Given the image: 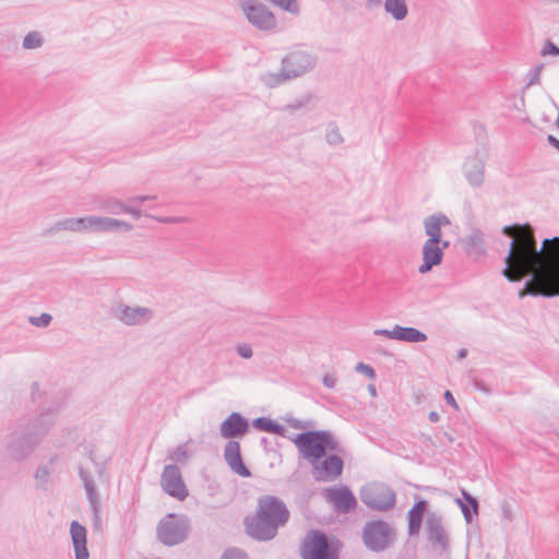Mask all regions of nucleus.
I'll return each instance as SVG.
<instances>
[{
  "mask_svg": "<svg viewBox=\"0 0 559 559\" xmlns=\"http://www.w3.org/2000/svg\"><path fill=\"white\" fill-rule=\"evenodd\" d=\"M300 456L312 466L317 481H333L343 474V448L329 430H307L292 438Z\"/></svg>",
  "mask_w": 559,
  "mask_h": 559,
  "instance_id": "f257e3e1",
  "label": "nucleus"
},
{
  "mask_svg": "<svg viewBox=\"0 0 559 559\" xmlns=\"http://www.w3.org/2000/svg\"><path fill=\"white\" fill-rule=\"evenodd\" d=\"M534 257L527 252L523 254V262L531 271V281L537 283L536 287L528 289L532 297H559V237L545 238L539 251H533Z\"/></svg>",
  "mask_w": 559,
  "mask_h": 559,
  "instance_id": "f03ea898",
  "label": "nucleus"
},
{
  "mask_svg": "<svg viewBox=\"0 0 559 559\" xmlns=\"http://www.w3.org/2000/svg\"><path fill=\"white\" fill-rule=\"evenodd\" d=\"M58 407L48 408L38 416L20 418L8 436L5 453L9 459L21 462L32 455L41 438L48 433L55 423Z\"/></svg>",
  "mask_w": 559,
  "mask_h": 559,
  "instance_id": "7ed1b4c3",
  "label": "nucleus"
},
{
  "mask_svg": "<svg viewBox=\"0 0 559 559\" xmlns=\"http://www.w3.org/2000/svg\"><path fill=\"white\" fill-rule=\"evenodd\" d=\"M290 513L285 502L278 497L265 495L258 498L255 514L246 516V533L255 540H272L281 526L289 520Z\"/></svg>",
  "mask_w": 559,
  "mask_h": 559,
  "instance_id": "20e7f679",
  "label": "nucleus"
},
{
  "mask_svg": "<svg viewBox=\"0 0 559 559\" xmlns=\"http://www.w3.org/2000/svg\"><path fill=\"white\" fill-rule=\"evenodd\" d=\"M534 250L539 251L534 229L531 225L524 224L521 226L516 239H512L510 242L508 254L504 258L506 266L501 271V274L511 283H519L522 278L527 277L524 287L519 292L520 298L528 295V289L531 290L537 285L533 281L530 283L532 274L522 260L525 252L530 257H534Z\"/></svg>",
  "mask_w": 559,
  "mask_h": 559,
  "instance_id": "39448f33",
  "label": "nucleus"
},
{
  "mask_svg": "<svg viewBox=\"0 0 559 559\" xmlns=\"http://www.w3.org/2000/svg\"><path fill=\"white\" fill-rule=\"evenodd\" d=\"M415 502L407 511V534L409 537L417 536L420 532L424 515L427 513L425 531L427 540L435 551L439 554L449 552L450 539L443 526L442 516L436 512H427L428 501L418 495L414 496Z\"/></svg>",
  "mask_w": 559,
  "mask_h": 559,
  "instance_id": "423d86ee",
  "label": "nucleus"
},
{
  "mask_svg": "<svg viewBox=\"0 0 559 559\" xmlns=\"http://www.w3.org/2000/svg\"><path fill=\"white\" fill-rule=\"evenodd\" d=\"M341 542L320 530H310L301 542L302 559H338Z\"/></svg>",
  "mask_w": 559,
  "mask_h": 559,
  "instance_id": "0eeeda50",
  "label": "nucleus"
},
{
  "mask_svg": "<svg viewBox=\"0 0 559 559\" xmlns=\"http://www.w3.org/2000/svg\"><path fill=\"white\" fill-rule=\"evenodd\" d=\"M361 539L368 550L379 554L395 545L397 533L390 523L382 519L370 520L362 527Z\"/></svg>",
  "mask_w": 559,
  "mask_h": 559,
  "instance_id": "6e6552de",
  "label": "nucleus"
},
{
  "mask_svg": "<svg viewBox=\"0 0 559 559\" xmlns=\"http://www.w3.org/2000/svg\"><path fill=\"white\" fill-rule=\"evenodd\" d=\"M191 523L186 514L168 513L156 526L157 539L167 547L182 544L189 537Z\"/></svg>",
  "mask_w": 559,
  "mask_h": 559,
  "instance_id": "1a4fd4ad",
  "label": "nucleus"
},
{
  "mask_svg": "<svg viewBox=\"0 0 559 559\" xmlns=\"http://www.w3.org/2000/svg\"><path fill=\"white\" fill-rule=\"evenodd\" d=\"M359 498L368 508L385 512L395 507L396 493L388 485L374 483L360 489Z\"/></svg>",
  "mask_w": 559,
  "mask_h": 559,
  "instance_id": "9d476101",
  "label": "nucleus"
},
{
  "mask_svg": "<svg viewBox=\"0 0 559 559\" xmlns=\"http://www.w3.org/2000/svg\"><path fill=\"white\" fill-rule=\"evenodd\" d=\"M160 485L167 495L180 501L185 500L189 495L180 468L175 464H169L164 467L160 476Z\"/></svg>",
  "mask_w": 559,
  "mask_h": 559,
  "instance_id": "9b49d317",
  "label": "nucleus"
},
{
  "mask_svg": "<svg viewBox=\"0 0 559 559\" xmlns=\"http://www.w3.org/2000/svg\"><path fill=\"white\" fill-rule=\"evenodd\" d=\"M243 11L248 21L258 29L271 31L275 28L276 19L265 4L251 0L243 5Z\"/></svg>",
  "mask_w": 559,
  "mask_h": 559,
  "instance_id": "f8f14e48",
  "label": "nucleus"
},
{
  "mask_svg": "<svg viewBox=\"0 0 559 559\" xmlns=\"http://www.w3.org/2000/svg\"><path fill=\"white\" fill-rule=\"evenodd\" d=\"M325 497L330 503L334 506V510L338 513H349L356 506L357 500L353 491L347 486L340 488L325 489Z\"/></svg>",
  "mask_w": 559,
  "mask_h": 559,
  "instance_id": "ddd939ff",
  "label": "nucleus"
},
{
  "mask_svg": "<svg viewBox=\"0 0 559 559\" xmlns=\"http://www.w3.org/2000/svg\"><path fill=\"white\" fill-rule=\"evenodd\" d=\"M249 431V421L240 413L233 412L221 424L219 432L224 439L242 438Z\"/></svg>",
  "mask_w": 559,
  "mask_h": 559,
  "instance_id": "4468645a",
  "label": "nucleus"
},
{
  "mask_svg": "<svg viewBox=\"0 0 559 559\" xmlns=\"http://www.w3.org/2000/svg\"><path fill=\"white\" fill-rule=\"evenodd\" d=\"M224 459L235 474L245 478L251 476V471L243 463L238 441L229 440L226 443L224 449Z\"/></svg>",
  "mask_w": 559,
  "mask_h": 559,
  "instance_id": "2eb2a0df",
  "label": "nucleus"
},
{
  "mask_svg": "<svg viewBox=\"0 0 559 559\" xmlns=\"http://www.w3.org/2000/svg\"><path fill=\"white\" fill-rule=\"evenodd\" d=\"M316 58L306 50L295 49L282 59V70H311Z\"/></svg>",
  "mask_w": 559,
  "mask_h": 559,
  "instance_id": "dca6fc26",
  "label": "nucleus"
},
{
  "mask_svg": "<svg viewBox=\"0 0 559 559\" xmlns=\"http://www.w3.org/2000/svg\"><path fill=\"white\" fill-rule=\"evenodd\" d=\"M463 174L468 185L480 188L485 182V162L478 155L469 156L463 165Z\"/></svg>",
  "mask_w": 559,
  "mask_h": 559,
  "instance_id": "f3484780",
  "label": "nucleus"
},
{
  "mask_svg": "<svg viewBox=\"0 0 559 559\" xmlns=\"http://www.w3.org/2000/svg\"><path fill=\"white\" fill-rule=\"evenodd\" d=\"M114 314L117 319L127 325L140 324L145 317H152V310L146 307H130L127 305H119L114 309Z\"/></svg>",
  "mask_w": 559,
  "mask_h": 559,
  "instance_id": "a211bd4d",
  "label": "nucleus"
},
{
  "mask_svg": "<svg viewBox=\"0 0 559 559\" xmlns=\"http://www.w3.org/2000/svg\"><path fill=\"white\" fill-rule=\"evenodd\" d=\"M87 227L88 230L95 233L115 231L119 229L130 231L133 228L131 224L124 221L96 215L88 216Z\"/></svg>",
  "mask_w": 559,
  "mask_h": 559,
  "instance_id": "6ab92c4d",
  "label": "nucleus"
},
{
  "mask_svg": "<svg viewBox=\"0 0 559 559\" xmlns=\"http://www.w3.org/2000/svg\"><path fill=\"white\" fill-rule=\"evenodd\" d=\"M70 535L73 544L75 559H88L90 551L87 549V530L78 521L70 524Z\"/></svg>",
  "mask_w": 559,
  "mask_h": 559,
  "instance_id": "aec40b11",
  "label": "nucleus"
},
{
  "mask_svg": "<svg viewBox=\"0 0 559 559\" xmlns=\"http://www.w3.org/2000/svg\"><path fill=\"white\" fill-rule=\"evenodd\" d=\"M444 252L441 251L439 242L425 241L423 246V263L419 265L418 271L420 274L430 272L435 266L442 263Z\"/></svg>",
  "mask_w": 559,
  "mask_h": 559,
  "instance_id": "412c9836",
  "label": "nucleus"
},
{
  "mask_svg": "<svg viewBox=\"0 0 559 559\" xmlns=\"http://www.w3.org/2000/svg\"><path fill=\"white\" fill-rule=\"evenodd\" d=\"M450 218L442 213L427 216L424 219V229L427 235L428 242H440L442 237V226L450 225Z\"/></svg>",
  "mask_w": 559,
  "mask_h": 559,
  "instance_id": "4be33fe9",
  "label": "nucleus"
},
{
  "mask_svg": "<svg viewBox=\"0 0 559 559\" xmlns=\"http://www.w3.org/2000/svg\"><path fill=\"white\" fill-rule=\"evenodd\" d=\"M456 504L460 507L463 516L467 524H472L474 519L478 515L479 503L478 500L466 490H462V499H455Z\"/></svg>",
  "mask_w": 559,
  "mask_h": 559,
  "instance_id": "5701e85b",
  "label": "nucleus"
},
{
  "mask_svg": "<svg viewBox=\"0 0 559 559\" xmlns=\"http://www.w3.org/2000/svg\"><path fill=\"white\" fill-rule=\"evenodd\" d=\"M395 340L405 342V343H421L427 341V335L423 331L412 328V326H402L395 324Z\"/></svg>",
  "mask_w": 559,
  "mask_h": 559,
  "instance_id": "b1692460",
  "label": "nucleus"
},
{
  "mask_svg": "<svg viewBox=\"0 0 559 559\" xmlns=\"http://www.w3.org/2000/svg\"><path fill=\"white\" fill-rule=\"evenodd\" d=\"M79 476L80 479L83 481L91 509L96 510L98 493L92 475L84 467L80 466Z\"/></svg>",
  "mask_w": 559,
  "mask_h": 559,
  "instance_id": "393cba45",
  "label": "nucleus"
},
{
  "mask_svg": "<svg viewBox=\"0 0 559 559\" xmlns=\"http://www.w3.org/2000/svg\"><path fill=\"white\" fill-rule=\"evenodd\" d=\"M302 72H265L260 80L270 88L276 87L288 80L298 78Z\"/></svg>",
  "mask_w": 559,
  "mask_h": 559,
  "instance_id": "a878e982",
  "label": "nucleus"
},
{
  "mask_svg": "<svg viewBox=\"0 0 559 559\" xmlns=\"http://www.w3.org/2000/svg\"><path fill=\"white\" fill-rule=\"evenodd\" d=\"M384 10L395 21H403L408 14V8L405 0H385Z\"/></svg>",
  "mask_w": 559,
  "mask_h": 559,
  "instance_id": "bb28decb",
  "label": "nucleus"
},
{
  "mask_svg": "<svg viewBox=\"0 0 559 559\" xmlns=\"http://www.w3.org/2000/svg\"><path fill=\"white\" fill-rule=\"evenodd\" d=\"M126 205L122 201L115 199V198H108L100 202V210L105 211L106 213L118 215L121 213H124Z\"/></svg>",
  "mask_w": 559,
  "mask_h": 559,
  "instance_id": "cd10ccee",
  "label": "nucleus"
},
{
  "mask_svg": "<svg viewBox=\"0 0 559 559\" xmlns=\"http://www.w3.org/2000/svg\"><path fill=\"white\" fill-rule=\"evenodd\" d=\"M58 230H70L76 233V218H64L61 221H58L52 227L46 230V235L52 234Z\"/></svg>",
  "mask_w": 559,
  "mask_h": 559,
  "instance_id": "c85d7f7f",
  "label": "nucleus"
},
{
  "mask_svg": "<svg viewBox=\"0 0 559 559\" xmlns=\"http://www.w3.org/2000/svg\"><path fill=\"white\" fill-rule=\"evenodd\" d=\"M325 140L332 146L340 145L344 142L340 129L334 122L329 123Z\"/></svg>",
  "mask_w": 559,
  "mask_h": 559,
  "instance_id": "c756f323",
  "label": "nucleus"
},
{
  "mask_svg": "<svg viewBox=\"0 0 559 559\" xmlns=\"http://www.w3.org/2000/svg\"><path fill=\"white\" fill-rule=\"evenodd\" d=\"M43 36L38 32L33 31L25 35L22 47L24 49H36L43 45Z\"/></svg>",
  "mask_w": 559,
  "mask_h": 559,
  "instance_id": "7c9ffc66",
  "label": "nucleus"
},
{
  "mask_svg": "<svg viewBox=\"0 0 559 559\" xmlns=\"http://www.w3.org/2000/svg\"><path fill=\"white\" fill-rule=\"evenodd\" d=\"M50 471L46 465L38 466L35 472V479L37 480V488L47 490Z\"/></svg>",
  "mask_w": 559,
  "mask_h": 559,
  "instance_id": "2f4dec72",
  "label": "nucleus"
},
{
  "mask_svg": "<svg viewBox=\"0 0 559 559\" xmlns=\"http://www.w3.org/2000/svg\"><path fill=\"white\" fill-rule=\"evenodd\" d=\"M270 1L286 12H289L292 14L299 13V5H298L297 0H270Z\"/></svg>",
  "mask_w": 559,
  "mask_h": 559,
  "instance_id": "473e14b6",
  "label": "nucleus"
},
{
  "mask_svg": "<svg viewBox=\"0 0 559 559\" xmlns=\"http://www.w3.org/2000/svg\"><path fill=\"white\" fill-rule=\"evenodd\" d=\"M188 459V451L185 444H180L168 453V460L173 462H183Z\"/></svg>",
  "mask_w": 559,
  "mask_h": 559,
  "instance_id": "72a5a7b5",
  "label": "nucleus"
},
{
  "mask_svg": "<svg viewBox=\"0 0 559 559\" xmlns=\"http://www.w3.org/2000/svg\"><path fill=\"white\" fill-rule=\"evenodd\" d=\"M219 559H250L248 554L237 547L227 548Z\"/></svg>",
  "mask_w": 559,
  "mask_h": 559,
  "instance_id": "f704fd0d",
  "label": "nucleus"
},
{
  "mask_svg": "<svg viewBox=\"0 0 559 559\" xmlns=\"http://www.w3.org/2000/svg\"><path fill=\"white\" fill-rule=\"evenodd\" d=\"M272 421L273 419L269 417H258L251 421V425L259 431H265L270 433Z\"/></svg>",
  "mask_w": 559,
  "mask_h": 559,
  "instance_id": "c9c22d12",
  "label": "nucleus"
},
{
  "mask_svg": "<svg viewBox=\"0 0 559 559\" xmlns=\"http://www.w3.org/2000/svg\"><path fill=\"white\" fill-rule=\"evenodd\" d=\"M28 321L34 326L46 328L51 323L52 317L51 314L44 312L38 317H29Z\"/></svg>",
  "mask_w": 559,
  "mask_h": 559,
  "instance_id": "e433bc0d",
  "label": "nucleus"
},
{
  "mask_svg": "<svg viewBox=\"0 0 559 559\" xmlns=\"http://www.w3.org/2000/svg\"><path fill=\"white\" fill-rule=\"evenodd\" d=\"M284 420L294 429H307L314 427V423L312 420L301 421L293 416H287Z\"/></svg>",
  "mask_w": 559,
  "mask_h": 559,
  "instance_id": "4c0bfd02",
  "label": "nucleus"
},
{
  "mask_svg": "<svg viewBox=\"0 0 559 559\" xmlns=\"http://www.w3.org/2000/svg\"><path fill=\"white\" fill-rule=\"evenodd\" d=\"M543 57L559 56V47L550 39H547L540 50Z\"/></svg>",
  "mask_w": 559,
  "mask_h": 559,
  "instance_id": "58836bf2",
  "label": "nucleus"
},
{
  "mask_svg": "<svg viewBox=\"0 0 559 559\" xmlns=\"http://www.w3.org/2000/svg\"><path fill=\"white\" fill-rule=\"evenodd\" d=\"M355 370L357 372H360V373L365 374L369 379H374L376 378L374 369L370 365L364 364L361 361L356 365Z\"/></svg>",
  "mask_w": 559,
  "mask_h": 559,
  "instance_id": "ea45409f",
  "label": "nucleus"
},
{
  "mask_svg": "<svg viewBox=\"0 0 559 559\" xmlns=\"http://www.w3.org/2000/svg\"><path fill=\"white\" fill-rule=\"evenodd\" d=\"M236 352L240 357L246 358V359L251 358L253 355L252 348L249 344H239L236 347Z\"/></svg>",
  "mask_w": 559,
  "mask_h": 559,
  "instance_id": "a19ab883",
  "label": "nucleus"
},
{
  "mask_svg": "<svg viewBox=\"0 0 559 559\" xmlns=\"http://www.w3.org/2000/svg\"><path fill=\"white\" fill-rule=\"evenodd\" d=\"M151 217L156 219L157 222L164 223V224H177V223L185 221L183 217H179V216H158V217L151 216Z\"/></svg>",
  "mask_w": 559,
  "mask_h": 559,
  "instance_id": "79ce46f5",
  "label": "nucleus"
},
{
  "mask_svg": "<svg viewBox=\"0 0 559 559\" xmlns=\"http://www.w3.org/2000/svg\"><path fill=\"white\" fill-rule=\"evenodd\" d=\"M286 432L287 431L284 426L280 425L275 420L272 421L270 433H274V435L281 436L283 438H286L287 437Z\"/></svg>",
  "mask_w": 559,
  "mask_h": 559,
  "instance_id": "37998d69",
  "label": "nucleus"
},
{
  "mask_svg": "<svg viewBox=\"0 0 559 559\" xmlns=\"http://www.w3.org/2000/svg\"><path fill=\"white\" fill-rule=\"evenodd\" d=\"M501 512H502L503 519H506L508 521H512L513 520L512 507H511V504L509 502H507V501L502 502V504H501Z\"/></svg>",
  "mask_w": 559,
  "mask_h": 559,
  "instance_id": "c03bdc74",
  "label": "nucleus"
},
{
  "mask_svg": "<svg viewBox=\"0 0 559 559\" xmlns=\"http://www.w3.org/2000/svg\"><path fill=\"white\" fill-rule=\"evenodd\" d=\"M322 383L328 389H334L336 384V377L332 373H325L322 378Z\"/></svg>",
  "mask_w": 559,
  "mask_h": 559,
  "instance_id": "a18cd8bd",
  "label": "nucleus"
},
{
  "mask_svg": "<svg viewBox=\"0 0 559 559\" xmlns=\"http://www.w3.org/2000/svg\"><path fill=\"white\" fill-rule=\"evenodd\" d=\"M394 332H395V326L392 330L377 329V330H374L373 334L378 335V336H385L388 338L395 340Z\"/></svg>",
  "mask_w": 559,
  "mask_h": 559,
  "instance_id": "49530a36",
  "label": "nucleus"
},
{
  "mask_svg": "<svg viewBox=\"0 0 559 559\" xmlns=\"http://www.w3.org/2000/svg\"><path fill=\"white\" fill-rule=\"evenodd\" d=\"M92 512H93V525L95 528H98L100 525H102V520H100V515H99V499H97V508L96 510L95 509H92Z\"/></svg>",
  "mask_w": 559,
  "mask_h": 559,
  "instance_id": "de8ad7c7",
  "label": "nucleus"
},
{
  "mask_svg": "<svg viewBox=\"0 0 559 559\" xmlns=\"http://www.w3.org/2000/svg\"><path fill=\"white\" fill-rule=\"evenodd\" d=\"M126 214H130L134 219H140L143 215L142 211L138 207L126 205Z\"/></svg>",
  "mask_w": 559,
  "mask_h": 559,
  "instance_id": "09e8293b",
  "label": "nucleus"
},
{
  "mask_svg": "<svg viewBox=\"0 0 559 559\" xmlns=\"http://www.w3.org/2000/svg\"><path fill=\"white\" fill-rule=\"evenodd\" d=\"M87 219H88V216L76 218V233L88 230Z\"/></svg>",
  "mask_w": 559,
  "mask_h": 559,
  "instance_id": "8fccbe9b",
  "label": "nucleus"
},
{
  "mask_svg": "<svg viewBox=\"0 0 559 559\" xmlns=\"http://www.w3.org/2000/svg\"><path fill=\"white\" fill-rule=\"evenodd\" d=\"M443 396H444L445 402H447L449 405H451V406H452L453 408H455V409H459V405H457V403H456V401H455V399H454L453 394L451 393V391L447 390V391L444 392Z\"/></svg>",
  "mask_w": 559,
  "mask_h": 559,
  "instance_id": "3c124183",
  "label": "nucleus"
},
{
  "mask_svg": "<svg viewBox=\"0 0 559 559\" xmlns=\"http://www.w3.org/2000/svg\"><path fill=\"white\" fill-rule=\"evenodd\" d=\"M540 73L542 72H533L532 76L530 78V80L525 83L524 87H523V92L525 90H527L530 86L534 85V84H537L539 82V76H540Z\"/></svg>",
  "mask_w": 559,
  "mask_h": 559,
  "instance_id": "603ef678",
  "label": "nucleus"
},
{
  "mask_svg": "<svg viewBox=\"0 0 559 559\" xmlns=\"http://www.w3.org/2000/svg\"><path fill=\"white\" fill-rule=\"evenodd\" d=\"M547 142L549 145H551L552 147H555L556 150L559 151V139H557L555 135L549 134L547 136Z\"/></svg>",
  "mask_w": 559,
  "mask_h": 559,
  "instance_id": "864d4df0",
  "label": "nucleus"
},
{
  "mask_svg": "<svg viewBox=\"0 0 559 559\" xmlns=\"http://www.w3.org/2000/svg\"><path fill=\"white\" fill-rule=\"evenodd\" d=\"M304 105H305L304 100H296L295 103L287 105V109H289L290 111H294V110H297V109L304 107Z\"/></svg>",
  "mask_w": 559,
  "mask_h": 559,
  "instance_id": "5fc2aeb1",
  "label": "nucleus"
},
{
  "mask_svg": "<svg viewBox=\"0 0 559 559\" xmlns=\"http://www.w3.org/2000/svg\"><path fill=\"white\" fill-rule=\"evenodd\" d=\"M39 394V384L38 382L32 383V399L33 401H36V396Z\"/></svg>",
  "mask_w": 559,
  "mask_h": 559,
  "instance_id": "6e6d98bb",
  "label": "nucleus"
},
{
  "mask_svg": "<svg viewBox=\"0 0 559 559\" xmlns=\"http://www.w3.org/2000/svg\"><path fill=\"white\" fill-rule=\"evenodd\" d=\"M428 419L433 424L438 423L440 420V415L437 412L432 411L429 413Z\"/></svg>",
  "mask_w": 559,
  "mask_h": 559,
  "instance_id": "4d7b16f0",
  "label": "nucleus"
},
{
  "mask_svg": "<svg viewBox=\"0 0 559 559\" xmlns=\"http://www.w3.org/2000/svg\"><path fill=\"white\" fill-rule=\"evenodd\" d=\"M145 201H146L145 195H138V197H134V198L130 199L131 203H136V204H141V203H143Z\"/></svg>",
  "mask_w": 559,
  "mask_h": 559,
  "instance_id": "13d9d810",
  "label": "nucleus"
},
{
  "mask_svg": "<svg viewBox=\"0 0 559 559\" xmlns=\"http://www.w3.org/2000/svg\"><path fill=\"white\" fill-rule=\"evenodd\" d=\"M439 247L441 248V251L444 252L445 249L450 247V241L445 240L441 237V241L439 242Z\"/></svg>",
  "mask_w": 559,
  "mask_h": 559,
  "instance_id": "bf43d9fd",
  "label": "nucleus"
},
{
  "mask_svg": "<svg viewBox=\"0 0 559 559\" xmlns=\"http://www.w3.org/2000/svg\"><path fill=\"white\" fill-rule=\"evenodd\" d=\"M383 0H367L366 5L370 9L372 7L380 5Z\"/></svg>",
  "mask_w": 559,
  "mask_h": 559,
  "instance_id": "052dcab7",
  "label": "nucleus"
},
{
  "mask_svg": "<svg viewBox=\"0 0 559 559\" xmlns=\"http://www.w3.org/2000/svg\"><path fill=\"white\" fill-rule=\"evenodd\" d=\"M513 227H518V225L504 226L503 229H502L503 235H506L508 237L511 236V229Z\"/></svg>",
  "mask_w": 559,
  "mask_h": 559,
  "instance_id": "680f3d73",
  "label": "nucleus"
},
{
  "mask_svg": "<svg viewBox=\"0 0 559 559\" xmlns=\"http://www.w3.org/2000/svg\"><path fill=\"white\" fill-rule=\"evenodd\" d=\"M467 356V349L466 348H461L459 352H457V358L459 359H463Z\"/></svg>",
  "mask_w": 559,
  "mask_h": 559,
  "instance_id": "e2e57ef3",
  "label": "nucleus"
},
{
  "mask_svg": "<svg viewBox=\"0 0 559 559\" xmlns=\"http://www.w3.org/2000/svg\"><path fill=\"white\" fill-rule=\"evenodd\" d=\"M261 444L263 445L264 450L265 451H270L271 449L269 448V440L266 437H263L261 438Z\"/></svg>",
  "mask_w": 559,
  "mask_h": 559,
  "instance_id": "0e129e2a",
  "label": "nucleus"
},
{
  "mask_svg": "<svg viewBox=\"0 0 559 559\" xmlns=\"http://www.w3.org/2000/svg\"><path fill=\"white\" fill-rule=\"evenodd\" d=\"M368 391L371 394V396H376L377 395V389H376L374 384H369L368 385Z\"/></svg>",
  "mask_w": 559,
  "mask_h": 559,
  "instance_id": "69168bd1",
  "label": "nucleus"
},
{
  "mask_svg": "<svg viewBox=\"0 0 559 559\" xmlns=\"http://www.w3.org/2000/svg\"><path fill=\"white\" fill-rule=\"evenodd\" d=\"M475 388L480 390V391H484V392H488L489 391L484 384H481L478 381L475 382Z\"/></svg>",
  "mask_w": 559,
  "mask_h": 559,
  "instance_id": "338daca9",
  "label": "nucleus"
},
{
  "mask_svg": "<svg viewBox=\"0 0 559 559\" xmlns=\"http://www.w3.org/2000/svg\"><path fill=\"white\" fill-rule=\"evenodd\" d=\"M544 66L540 63V64H535L531 68V70H536V71H539V70H543Z\"/></svg>",
  "mask_w": 559,
  "mask_h": 559,
  "instance_id": "774afa93",
  "label": "nucleus"
}]
</instances>
